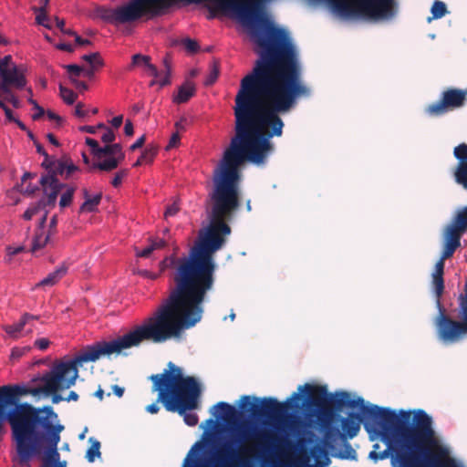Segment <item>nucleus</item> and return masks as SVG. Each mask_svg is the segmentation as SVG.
Here are the masks:
<instances>
[{
    "label": "nucleus",
    "instance_id": "6",
    "mask_svg": "<svg viewBox=\"0 0 467 467\" xmlns=\"http://www.w3.org/2000/svg\"><path fill=\"white\" fill-rule=\"evenodd\" d=\"M57 420L36 415L28 420L29 428L12 436L21 464L26 463L29 467L28 462L34 457L42 455L40 467H67L65 462H59L57 445L64 426L56 422Z\"/></svg>",
    "mask_w": 467,
    "mask_h": 467
},
{
    "label": "nucleus",
    "instance_id": "10",
    "mask_svg": "<svg viewBox=\"0 0 467 467\" xmlns=\"http://www.w3.org/2000/svg\"><path fill=\"white\" fill-rule=\"evenodd\" d=\"M69 372L61 367L58 363H55L49 371L36 374L32 378V382L41 381L40 396L52 398V403L57 404L65 399L58 393L59 390L67 389L75 385L78 379L77 371L67 378Z\"/></svg>",
    "mask_w": 467,
    "mask_h": 467
},
{
    "label": "nucleus",
    "instance_id": "60",
    "mask_svg": "<svg viewBox=\"0 0 467 467\" xmlns=\"http://www.w3.org/2000/svg\"><path fill=\"white\" fill-rule=\"evenodd\" d=\"M46 114H47V117L48 118V119H50V120H56V121H57V124L58 126H60V125H61V123H62L63 119H62V118H61L59 115H57V113H55L54 111L49 110V109L47 111V113H46Z\"/></svg>",
    "mask_w": 467,
    "mask_h": 467
},
{
    "label": "nucleus",
    "instance_id": "41",
    "mask_svg": "<svg viewBox=\"0 0 467 467\" xmlns=\"http://www.w3.org/2000/svg\"><path fill=\"white\" fill-rule=\"evenodd\" d=\"M459 299L461 301L462 312L467 317V278L463 286V293L459 295Z\"/></svg>",
    "mask_w": 467,
    "mask_h": 467
},
{
    "label": "nucleus",
    "instance_id": "3",
    "mask_svg": "<svg viewBox=\"0 0 467 467\" xmlns=\"http://www.w3.org/2000/svg\"><path fill=\"white\" fill-rule=\"evenodd\" d=\"M432 424V418L423 410H400L395 422L382 428L377 439L395 444L392 467H431L435 463L434 451L441 448Z\"/></svg>",
    "mask_w": 467,
    "mask_h": 467
},
{
    "label": "nucleus",
    "instance_id": "54",
    "mask_svg": "<svg viewBox=\"0 0 467 467\" xmlns=\"http://www.w3.org/2000/svg\"><path fill=\"white\" fill-rule=\"evenodd\" d=\"M144 68L154 78H157L160 76L158 67L154 64H152L151 61L148 65H146V67Z\"/></svg>",
    "mask_w": 467,
    "mask_h": 467
},
{
    "label": "nucleus",
    "instance_id": "62",
    "mask_svg": "<svg viewBox=\"0 0 467 467\" xmlns=\"http://www.w3.org/2000/svg\"><path fill=\"white\" fill-rule=\"evenodd\" d=\"M83 104L78 103L75 109V115L78 118H85L88 115V111L83 109Z\"/></svg>",
    "mask_w": 467,
    "mask_h": 467
},
{
    "label": "nucleus",
    "instance_id": "55",
    "mask_svg": "<svg viewBox=\"0 0 467 467\" xmlns=\"http://www.w3.org/2000/svg\"><path fill=\"white\" fill-rule=\"evenodd\" d=\"M444 261L445 259L440 258V260L435 265L434 272L432 273V275H444Z\"/></svg>",
    "mask_w": 467,
    "mask_h": 467
},
{
    "label": "nucleus",
    "instance_id": "43",
    "mask_svg": "<svg viewBox=\"0 0 467 467\" xmlns=\"http://www.w3.org/2000/svg\"><path fill=\"white\" fill-rule=\"evenodd\" d=\"M115 139L116 135L111 128H107L105 132L101 136V140L102 142L105 143V145L112 143L115 140Z\"/></svg>",
    "mask_w": 467,
    "mask_h": 467
},
{
    "label": "nucleus",
    "instance_id": "48",
    "mask_svg": "<svg viewBox=\"0 0 467 467\" xmlns=\"http://www.w3.org/2000/svg\"><path fill=\"white\" fill-rule=\"evenodd\" d=\"M11 61H12L11 55H6L3 58H0V74H2L4 71H6L11 68L8 67V65Z\"/></svg>",
    "mask_w": 467,
    "mask_h": 467
},
{
    "label": "nucleus",
    "instance_id": "21",
    "mask_svg": "<svg viewBox=\"0 0 467 467\" xmlns=\"http://www.w3.org/2000/svg\"><path fill=\"white\" fill-rule=\"evenodd\" d=\"M83 198L85 199L84 202L79 206L78 213H97L99 211L98 206L100 204L103 193L99 192L94 195H90L88 189H83L82 191Z\"/></svg>",
    "mask_w": 467,
    "mask_h": 467
},
{
    "label": "nucleus",
    "instance_id": "28",
    "mask_svg": "<svg viewBox=\"0 0 467 467\" xmlns=\"http://www.w3.org/2000/svg\"><path fill=\"white\" fill-rule=\"evenodd\" d=\"M81 59L86 61L90 67H104V60L99 52L85 54Z\"/></svg>",
    "mask_w": 467,
    "mask_h": 467
},
{
    "label": "nucleus",
    "instance_id": "23",
    "mask_svg": "<svg viewBox=\"0 0 467 467\" xmlns=\"http://www.w3.org/2000/svg\"><path fill=\"white\" fill-rule=\"evenodd\" d=\"M67 265L65 263L61 264L53 272L49 273L45 278L40 280L36 285V288L41 286H54L67 275Z\"/></svg>",
    "mask_w": 467,
    "mask_h": 467
},
{
    "label": "nucleus",
    "instance_id": "2",
    "mask_svg": "<svg viewBox=\"0 0 467 467\" xmlns=\"http://www.w3.org/2000/svg\"><path fill=\"white\" fill-rule=\"evenodd\" d=\"M296 393L299 394V399L295 400V404L298 408L288 410L279 418H292L303 410H319L322 413L319 426L317 421L313 420H295L291 423L301 424L306 429L318 431L330 426H339L344 431L345 438L356 437L362 424L369 440L374 441L382 432V428L393 424L400 415V411L390 408L365 404L361 397L350 399L347 391L329 393L325 385L306 383L298 387Z\"/></svg>",
    "mask_w": 467,
    "mask_h": 467
},
{
    "label": "nucleus",
    "instance_id": "47",
    "mask_svg": "<svg viewBox=\"0 0 467 467\" xmlns=\"http://www.w3.org/2000/svg\"><path fill=\"white\" fill-rule=\"evenodd\" d=\"M181 137L179 135V132L176 131L172 133V135L170 138L169 143L166 147V150H170L171 148H175L180 144Z\"/></svg>",
    "mask_w": 467,
    "mask_h": 467
},
{
    "label": "nucleus",
    "instance_id": "34",
    "mask_svg": "<svg viewBox=\"0 0 467 467\" xmlns=\"http://www.w3.org/2000/svg\"><path fill=\"white\" fill-rule=\"evenodd\" d=\"M433 19H440L444 16L447 13L446 5L440 0H435L431 8Z\"/></svg>",
    "mask_w": 467,
    "mask_h": 467
},
{
    "label": "nucleus",
    "instance_id": "59",
    "mask_svg": "<svg viewBox=\"0 0 467 467\" xmlns=\"http://www.w3.org/2000/svg\"><path fill=\"white\" fill-rule=\"evenodd\" d=\"M171 73L165 72V76L158 81L160 88H164L171 85Z\"/></svg>",
    "mask_w": 467,
    "mask_h": 467
},
{
    "label": "nucleus",
    "instance_id": "16",
    "mask_svg": "<svg viewBox=\"0 0 467 467\" xmlns=\"http://www.w3.org/2000/svg\"><path fill=\"white\" fill-rule=\"evenodd\" d=\"M453 154L458 160V164L453 173L454 180L467 191V144L461 143L455 147Z\"/></svg>",
    "mask_w": 467,
    "mask_h": 467
},
{
    "label": "nucleus",
    "instance_id": "50",
    "mask_svg": "<svg viewBox=\"0 0 467 467\" xmlns=\"http://www.w3.org/2000/svg\"><path fill=\"white\" fill-rule=\"evenodd\" d=\"M29 208L33 212L34 214H36L40 211L44 210L46 207H45V204H44V201L39 199L37 202H36L34 203H31L29 205Z\"/></svg>",
    "mask_w": 467,
    "mask_h": 467
},
{
    "label": "nucleus",
    "instance_id": "31",
    "mask_svg": "<svg viewBox=\"0 0 467 467\" xmlns=\"http://www.w3.org/2000/svg\"><path fill=\"white\" fill-rule=\"evenodd\" d=\"M59 92L63 101L67 105H72L75 103L78 95L72 89L59 84Z\"/></svg>",
    "mask_w": 467,
    "mask_h": 467
},
{
    "label": "nucleus",
    "instance_id": "44",
    "mask_svg": "<svg viewBox=\"0 0 467 467\" xmlns=\"http://www.w3.org/2000/svg\"><path fill=\"white\" fill-rule=\"evenodd\" d=\"M0 109L4 110L5 118L9 122H14L17 119L14 116L13 110L2 99H0Z\"/></svg>",
    "mask_w": 467,
    "mask_h": 467
},
{
    "label": "nucleus",
    "instance_id": "8",
    "mask_svg": "<svg viewBox=\"0 0 467 467\" xmlns=\"http://www.w3.org/2000/svg\"><path fill=\"white\" fill-rule=\"evenodd\" d=\"M41 386H34L32 379L27 384H15L0 386L2 407L10 416L6 421L10 424L12 436L29 428L28 420L35 417L57 418V412L51 406L36 408L27 402H19V398L24 395L40 396Z\"/></svg>",
    "mask_w": 467,
    "mask_h": 467
},
{
    "label": "nucleus",
    "instance_id": "36",
    "mask_svg": "<svg viewBox=\"0 0 467 467\" xmlns=\"http://www.w3.org/2000/svg\"><path fill=\"white\" fill-rule=\"evenodd\" d=\"M63 67L67 70L68 74V79L72 83L74 79H78V78L82 74L83 67L78 64H67L64 65Z\"/></svg>",
    "mask_w": 467,
    "mask_h": 467
},
{
    "label": "nucleus",
    "instance_id": "11",
    "mask_svg": "<svg viewBox=\"0 0 467 467\" xmlns=\"http://www.w3.org/2000/svg\"><path fill=\"white\" fill-rule=\"evenodd\" d=\"M322 434V447L324 451H332L331 455L335 458L343 460H357V452L353 449L348 440L351 438H345L339 426H330L327 430H319Z\"/></svg>",
    "mask_w": 467,
    "mask_h": 467
},
{
    "label": "nucleus",
    "instance_id": "40",
    "mask_svg": "<svg viewBox=\"0 0 467 467\" xmlns=\"http://www.w3.org/2000/svg\"><path fill=\"white\" fill-rule=\"evenodd\" d=\"M129 175V169H121L119 171H117L112 178L110 183L114 188H119L123 178L127 177Z\"/></svg>",
    "mask_w": 467,
    "mask_h": 467
},
{
    "label": "nucleus",
    "instance_id": "12",
    "mask_svg": "<svg viewBox=\"0 0 467 467\" xmlns=\"http://www.w3.org/2000/svg\"><path fill=\"white\" fill-rule=\"evenodd\" d=\"M467 231V205L457 213L449 225L445 235V245L441 258L451 257L461 244V237Z\"/></svg>",
    "mask_w": 467,
    "mask_h": 467
},
{
    "label": "nucleus",
    "instance_id": "26",
    "mask_svg": "<svg viewBox=\"0 0 467 467\" xmlns=\"http://www.w3.org/2000/svg\"><path fill=\"white\" fill-rule=\"evenodd\" d=\"M151 61V57L148 55H143L140 53L134 54L131 57V62L127 67V70L131 71L135 67H145Z\"/></svg>",
    "mask_w": 467,
    "mask_h": 467
},
{
    "label": "nucleus",
    "instance_id": "42",
    "mask_svg": "<svg viewBox=\"0 0 467 467\" xmlns=\"http://www.w3.org/2000/svg\"><path fill=\"white\" fill-rule=\"evenodd\" d=\"M148 242L150 246L153 248V251L157 249H162L167 245V242L164 239L158 237H150Z\"/></svg>",
    "mask_w": 467,
    "mask_h": 467
},
{
    "label": "nucleus",
    "instance_id": "52",
    "mask_svg": "<svg viewBox=\"0 0 467 467\" xmlns=\"http://www.w3.org/2000/svg\"><path fill=\"white\" fill-rule=\"evenodd\" d=\"M152 252H153V248L150 247L149 244L141 250H137L136 256L142 257V258H148L151 254Z\"/></svg>",
    "mask_w": 467,
    "mask_h": 467
},
{
    "label": "nucleus",
    "instance_id": "53",
    "mask_svg": "<svg viewBox=\"0 0 467 467\" xmlns=\"http://www.w3.org/2000/svg\"><path fill=\"white\" fill-rule=\"evenodd\" d=\"M145 140H146V136L145 135L140 136V138H138L136 140V141L133 144H131L130 146V150L134 151L138 149L142 148L145 143Z\"/></svg>",
    "mask_w": 467,
    "mask_h": 467
},
{
    "label": "nucleus",
    "instance_id": "5",
    "mask_svg": "<svg viewBox=\"0 0 467 467\" xmlns=\"http://www.w3.org/2000/svg\"><path fill=\"white\" fill-rule=\"evenodd\" d=\"M298 399V393H293L283 402L274 397L258 398L244 395L237 403L238 408L228 402L220 401L211 409L214 419H208L206 425L213 428L217 420H223L228 424L240 423L246 429L261 424L265 420L280 417L290 410L297 409L298 406L295 404V400Z\"/></svg>",
    "mask_w": 467,
    "mask_h": 467
},
{
    "label": "nucleus",
    "instance_id": "32",
    "mask_svg": "<svg viewBox=\"0 0 467 467\" xmlns=\"http://www.w3.org/2000/svg\"><path fill=\"white\" fill-rule=\"evenodd\" d=\"M179 43H180V45H182L184 47V49L189 54H192V55L197 54L201 48L198 41H196L195 39L190 38V37H184V38L181 39Z\"/></svg>",
    "mask_w": 467,
    "mask_h": 467
},
{
    "label": "nucleus",
    "instance_id": "14",
    "mask_svg": "<svg viewBox=\"0 0 467 467\" xmlns=\"http://www.w3.org/2000/svg\"><path fill=\"white\" fill-rule=\"evenodd\" d=\"M467 90L449 88L441 93V99L428 107L427 112L432 115H441L450 109H458L465 104Z\"/></svg>",
    "mask_w": 467,
    "mask_h": 467
},
{
    "label": "nucleus",
    "instance_id": "61",
    "mask_svg": "<svg viewBox=\"0 0 467 467\" xmlns=\"http://www.w3.org/2000/svg\"><path fill=\"white\" fill-rule=\"evenodd\" d=\"M124 133L126 136H132L134 133L133 123L130 119H127L124 125Z\"/></svg>",
    "mask_w": 467,
    "mask_h": 467
},
{
    "label": "nucleus",
    "instance_id": "57",
    "mask_svg": "<svg viewBox=\"0 0 467 467\" xmlns=\"http://www.w3.org/2000/svg\"><path fill=\"white\" fill-rule=\"evenodd\" d=\"M56 48L68 53H73L75 50V47L70 43H58L56 45Z\"/></svg>",
    "mask_w": 467,
    "mask_h": 467
},
{
    "label": "nucleus",
    "instance_id": "56",
    "mask_svg": "<svg viewBox=\"0 0 467 467\" xmlns=\"http://www.w3.org/2000/svg\"><path fill=\"white\" fill-rule=\"evenodd\" d=\"M178 212H179V207L175 203H173V204L169 205L165 209L164 216L165 217H171V216L176 215Z\"/></svg>",
    "mask_w": 467,
    "mask_h": 467
},
{
    "label": "nucleus",
    "instance_id": "64",
    "mask_svg": "<svg viewBox=\"0 0 467 467\" xmlns=\"http://www.w3.org/2000/svg\"><path fill=\"white\" fill-rule=\"evenodd\" d=\"M5 99L11 103L15 109H18L21 106L19 99L14 93L6 97Z\"/></svg>",
    "mask_w": 467,
    "mask_h": 467
},
{
    "label": "nucleus",
    "instance_id": "45",
    "mask_svg": "<svg viewBox=\"0 0 467 467\" xmlns=\"http://www.w3.org/2000/svg\"><path fill=\"white\" fill-rule=\"evenodd\" d=\"M25 250V246L19 245L16 247L8 245L6 247V255L8 256V261L11 260V258L20 253H22Z\"/></svg>",
    "mask_w": 467,
    "mask_h": 467
},
{
    "label": "nucleus",
    "instance_id": "30",
    "mask_svg": "<svg viewBox=\"0 0 467 467\" xmlns=\"http://www.w3.org/2000/svg\"><path fill=\"white\" fill-rule=\"evenodd\" d=\"M89 441L91 442V445L87 451L86 458L89 462H93L96 458H99L101 455L99 450L100 442L97 440H93V438H90Z\"/></svg>",
    "mask_w": 467,
    "mask_h": 467
},
{
    "label": "nucleus",
    "instance_id": "29",
    "mask_svg": "<svg viewBox=\"0 0 467 467\" xmlns=\"http://www.w3.org/2000/svg\"><path fill=\"white\" fill-rule=\"evenodd\" d=\"M387 446L388 447L380 452H378L375 450H372L368 454V458L374 462H377L379 460H385L389 457L391 458V456L394 454L393 448H394L395 444L390 443L389 445L387 444Z\"/></svg>",
    "mask_w": 467,
    "mask_h": 467
},
{
    "label": "nucleus",
    "instance_id": "24",
    "mask_svg": "<svg viewBox=\"0 0 467 467\" xmlns=\"http://www.w3.org/2000/svg\"><path fill=\"white\" fill-rule=\"evenodd\" d=\"M50 0H39L40 6H32V11L36 14V22L37 25L51 29L49 17L47 13V7Z\"/></svg>",
    "mask_w": 467,
    "mask_h": 467
},
{
    "label": "nucleus",
    "instance_id": "17",
    "mask_svg": "<svg viewBox=\"0 0 467 467\" xmlns=\"http://www.w3.org/2000/svg\"><path fill=\"white\" fill-rule=\"evenodd\" d=\"M85 143L89 147L90 153L96 160H98V161L109 156H113L123 150L120 143L112 142L110 144L100 146L95 139L89 137L86 138Z\"/></svg>",
    "mask_w": 467,
    "mask_h": 467
},
{
    "label": "nucleus",
    "instance_id": "39",
    "mask_svg": "<svg viewBox=\"0 0 467 467\" xmlns=\"http://www.w3.org/2000/svg\"><path fill=\"white\" fill-rule=\"evenodd\" d=\"M44 160L41 162V167L48 172L56 165L58 159L55 155H49L48 153L44 155Z\"/></svg>",
    "mask_w": 467,
    "mask_h": 467
},
{
    "label": "nucleus",
    "instance_id": "27",
    "mask_svg": "<svg viewBox=\"0 0 467 467\" xmlns=\"http://www.w3.org/2000/svg\"><path fill=\"white\" fill-rule=\"evenodd\" d=\"M50 238V234L44 235V232L37 231L36 232L33 240H32V246H31V252L35 253L46 246V244L48 243Z\"/></svg>",
    "mask_w": 467,
    "mask_h": 467
},
{
    "label": "nucleus",
    "instance_id": "33",
    "mask_svg": "<svg viewBox=\"0 0 467 467\" xmlns=\"http://www.w3.org/2000/svg\"><path fill=\"white\" fill-rule=\"evenodd\" d=\"M158 152L159 147L153 143H150L144 148L140 155L145 159V163H151Z\"/></svg>",
    "mask_w": 467,
    "mask_h": 467
},
{
    "label": "nucleus",
    "instance_id": "35",
    "mask_svg": "<svg viewBox=\"0 0 467 467\" xmlns=\"http://www.w3.org/2000/svg\"><path fill=\"white\" fill-rule=\"evenodd\" d=\"M67 190L62 193L59 200V206L61 209L68 207L73 201V196L75 193V188L73 186H67Z\"/></svg>",
    "mask_w": 467,
    "mask_h": 467
},
{
    "label": "nucleus",
    "instance_id": "38",
    "mask_svg": "<svg viewBox=\"0 0 467 467\" xmlns=\"http://www.w3.org/2000/svg\"><path fill=\"white\" fill-rule=\"evenodd\" d=\"M31 350L30 346H23V347H14L11 349L10 359L11 360H18L24 355Z\"/></svg>",
    "mask_w": 467,
    "mask_h": 467
},
{
    "label": "nucleus",
    "instance_id": "15",
    "mask_svg": "<svg viewBox=\"0 0 467 467\" xmlns=\"http://www.w3.org/2000/svg\"><path fill=\"white\" fill-rule=\"evenodd\" d=\"M78 171V166L73 162L70 157L62 156L58 159L51 171L42 174L40 179L44 183L50 182L55 184H65L59 181L58 176L62 177L64 180H68L76 171Z\"/></svg>",
    "mask_w": 467,
    "mask_h": 467
},
{
    "label": "nucleus",
    "instance_id": "49",
    "mask_svg": "<svg viewBox=\"0 0 467 467\" xmlns=\"http://www.w3.org/2000/svg\"><path fill=\"white\" fill-rule=\"evenodd\" d=\"M35 347L37 348L40 350H46L49 345L50 341L46 337L37 338L35 343Z\"/></svg>",
    "mask_w": 467,
    "mask_h": 467
},
{
    "label": "nucleus",
    "instance_id": "25",
    "mask_svg": "<svg viewBox=\"0 0 467 467\" xmlns=\"http://www.w3.org/2000/svg\"><path fill=\"white\" fill-rule=\"evenodd\" d=\"M28 318V316H21L18 322L14 323L12 325H6L4 327L5 332L13 338H17L18 334L24 329L26 324V319Z\"/></svg>",
    "mask_w": 467,
    "mask_h": 467
},
{
    "label": "nucleus",
    "instance_id": "51",
    "mask_svg": "<svg viewBox=\"0 0 467 467\" xmlns=\"http://www.w3.org/2000/svg\"><path fill=\"white\" fill-rule=\"evenodd\" d=\"M171 63H172L171 55L170 53H166L162 58V64L165 68V72L171 73Z\"/></svg>",
    "mask_w": 467,
    "mask_h": 467
},
{
    "label": "nucleus",
    "instance_id": "22",
    "mask_svg": "<svg viewBox=\"0 0 467 467\" xmlns=\"http://www.w3.org/2000/svg\"><path fill=\"white\" fill-rule=\"evenodd\" d=\"M196 94V88L193 82L185 80L179 88L177 94H173L172 102L175 104L187 103Z\"/></svg>",
    "mask_w": 467,
    "mask_h": 467
},
{
    "label": "nucleus",
    "instance_id": "20",
    "mask_svg": "<svg viewBox=\"0 0 467 467\" xmlns=\"http://www.w3.org/2000/svg\"><path fill=\"white\" fill-rule=\"evenodd\" d=\"M39 185L42 187L44 196L41 198L44 201L45 207H55L57 199L59 192L67 187V184H55L50 182L44 183L39 179Z\"/></svg>",
    "mask_w": 467,
    "mask_h": 467
},
{
    "label": "nucleus",
    "instance_id": "63",
    "mask_svg": "<svg viewBox=\"0 0 467 467\" xmlns=\"http://www.w3.org/2000/svg\"><path fill=\"white\" fill-rule=\"evenodd\" d=\"M11 85L2 80L0 83V93L5 94L7 95V97L11 96V94H13V92L11 91Z\"/></svg>",
    "mask_w": 467,
    "mask_h": 467
},
{
    "label": "nucleus",
    "instance_id": "1",
    "mask_svg": "<svg viewBox=\"0 0 467 467\" xmlns=\"http://www.w3.org/2000/svg\"><path fill=\"white\" fill-rule=\"evenodd\" d=\"M235 135L213 171L210 223L201 228L188 255L171 254L160 262L164 271L174 267V286L156 311L144 319L168 339L180 337L183 330L201 321L202 303L214 285V254L221 250L232 229L226 223L241 206L240 167L245 161L265 163L274 144L263 128L236 104L234 107Z\"/></svg>",
    "mask_w": 467,
    "mask_h": 467
},
{
    "label": "nucleus",
    "instance_id": "19",
    "mask_svg": "<svg viewBox=\"0 0 467 467\" xmlns=\"http://www.w3.org/2000/svg\"><path fill=\"white\" fill-rule=\"evenodd\" d=\"M125 160V152L121 150L119 153L113 156L103 159L99 161H93L88 167V172L95 171H100L105 172H110L116 170L120 163Z\"/></svg>",
    "mask_w": 467,
    "mask_h": 467
},
{
    "label": "nucleus",
    "instance_id": "37",
    "mask_svg": "<svg viewBox=\"0 0 467 467\" xmlns=\"http://www.w3.org/2000/svg\"><path fill=\"white\" fill-rule=\"evenodd\" d=\"M219 74H220L219 65H217L216 63H213L211 67L210 73L204 79V85L207 87L213 85L216 82V80L219 77Z\"/></svg>",
    "mask_w": 467,
    "mask_h": 467
},
{
    "label": "nucleus",
    "instance_id": "18",
    "mask_svg": "<svg viewBox=\"0 0 467 467\" xmlns=\"http://www.w3.org/2000/svg\"><path fill=\"white\" fill-rule=\"evenodd\" d=\"M25 72L26 70L22 67L13 64L10 69L0 74V78L13 88L22 90L27 83Z\"/></svg>",
    "mask_w": 467,
    "mask_h": 467
},
{
    "label": "nucleus",
    "instance_id": "46",
    "mask_svg": "<svg viewBox=\"0 0 467 467\" xmlns=\"http://www.w3.org/2000/svg\"><path fill=\"white\" fill-rule=\"evenodd\" d=\"M39 191V185L28 183L24 189H21V192L24 195L30 196Z\"/></svg>",
    "mask_w": 467,
    "mask_h": 467
},
{
    "label": "nucleus",
    "instance_id": "58",
    "mask_svg": "<svg viewBox=\"0 0 467 467\" xmlns=\"http://www.w3.org/2000/svg\"><path fill=\"white\" fill-rule=\"evenodd\" d=\"M72 84L80 92H84V91H87L88 89V85L85 81L78 80V79H74Z\"/></svg>",
    "mask_w": 467,
    "mask_h": 467
},
{
    "label": "nucleus",
    "instance_id": "9",
    "mask_svg": "<svg viewBox=\"0 0 467 467\" xmlns=\"http://www.w3.org/2000/svg\"><path fill=\"white\" fill-rule=\"evenodd\" d=\"M432 285L436 296V306L439 311L435 320L439 338L444 342H455L462 335L467 334V317L462 312L461 301L458 298V317L460 321L453 320L446 313L441 302L445 288L443 275H432Z\"/></svg>",
    "mask_w": 467,
    "mask_h": 467
},
{
    "label": "nucleus",
    "instance_id": "4",
    "mask_svg": "<svg viewBox=\"0 0 467 467\" xmlns=\"http://www.w3.org/2000/svg\"><path fill=\"white\" fill-rule=\"evenodd\" d=\"M168 369L150 377L152 391L158 392L157 401L162 403L166 410L178 412L183 417L186 425L198 424V415L191 412L198 407L202 388L192 376H184L182 369L169 362Z\"/></svg>",
    "mask_w": 467,
    "mask_h": 467
},
{
    "label": "nucleus",
    "instance_id": "7",
    "mask_svg": "<svg viewBox=\"0 0 467 467\" xmlns=\"http://www.w3.org/2000/svg\"><path fill=\"white\" fill-rule=\"evenodd\" d=\"M144 340L161 343L169 339L144 320L140 326L135 327L122 337L110 341L100 340L87 345L74 358L57 363L69 373L75 374L77 371L78 375V365L95 362L103 355L119 353L123 349L139 346Z\"/></svg>",
    "mask_w": 467,
    "mask_h": 467
},
{
    "label": "nucleus",
    "instance_id": "13",
    "mask_svg": "<svg viewBox=\"0 0 467 467\" xmlns=\"http://www.w3.org/2000/svg\"><path fill=\"white\" fill-rule=\"evenodd\" d=\"M243 441V433L241 434V439H231L228 441L227 449L223 450L220 454L216 457L214 462V467H232L230 463V458L235 446ZM206 447L203 443L196 442L191 451H189L187 457L184 460L182 467H193L197 462L198 459L202 456V454L205 451Z\"/></svg>",
    "mask_w": 467,
    "mask_h": 467
}]
</instances>
